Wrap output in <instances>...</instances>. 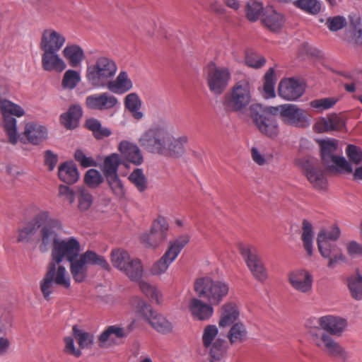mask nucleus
<instances>
[{
  "mask_svg": "<svg viewBox=\"0 0 362 362\" xmlns=\"http://www.w3.org/2000/svg\"><path fill=\"white\" fill-rule=\"evenodd\" d=\"M194 291L200 298L206 299L212 305H218L229 292V285L222 280L209 276L197 279L194 284Z\"/></svg>",
  "mask_w": 362,
  "mask_h": 362,
  "instance_id": "0eeeda50",
  "label": "nucleus"
},
{
  "mask_svg": "<svg viewBox=\"0 0 362 362\" xmlns=\"http://www.w3.org/2000/svg\"><path fill=\"white\" fill-rule=\"evenodd\" d=\"M132 258L129 252L124 249L115 248L111 251L110 262L112 266L121 272L125 270Z\"/></svg>",
  "mask_w": 362,
  "mask_h": 362,
  "instance_id": "c9c22d12",
  "label": "nucleus"
},
{
  "mask_svg": "<svg viewBox=\"0 0 362 362\" xmlns=\"http://www.w3.org/2000/svg\"><path fill=\"white\" fill-rule=\"evenodd\" d=\"M122 273L130 280L139 281L144 275V267L141 260L138 258L132 257Z\"/></svg>",
  "mask_w": 362,
  "mask_h": 362,
  "instance_id": "58836bf2",
  "label": "nucleus"
},
{
  "mask_svg": "<svg viewBox=\"0 0 362 362\" xmlns=\"http://www.w3.org/2000/svg\"><path fill=\"white\" fill-rule=\"evenodd\" d=\"M304 173L314 188L318 190L326 189L327 178L319 164L308 162L304 166Z\"/></svg>",
  "mask_w": 362,
  "mask_h": 362,
  "instance_id": "4be33fe9",
  "label": "nucleus"
},
{
  "mask_svg": "<svg viewBox=\"0 0 362 362\" xmlns=\"http://www.w3.org/2000/svg\"><path fill=\"white\" fill-rule=\"evenodd\" d=\"M41 63L46 71L61 73L66 68L65 61L59 56L58 52L42 50Z\"/></svg>",
  "mask_w": 362,
  "mask_h": 362,
  "instance_id": "393cba45",
  "label": "nucleus"
},
{
  "mask_svg": "<svg viewBox=\"0 0 362 362\" xmlns=\"http://www.w3.org/2000/svg\"><path fill=\"white\" fill-rule=\"evenodd\" d=\"M168 230V221L165 217L158 216L153 221L150 233L141 236V242L146 247L156 248L167 240Z\"/></svg>",
  "mask_w": 362,
  "mask_h": 362,
  "instance_id": "dca6fc26",
  "label": "nucleus"
},
{
  "mask_svg": "<svg viewBox=\"0 0 362 362\" xmlns=\"http://www.w3.org/2000/svg\"><path fill=\"white\" fill-rule=\"evenodd\" d=\"M54 280L51 276V274L46 273L42 281L40 283V289L45 299H49L54 287Z\"/></svg>",
  "mask_w": 362,
  "mask_h": 362,
  "instance_id": "680f3d73",
  "label": "nucleus"
},
{
  "mask_svg": "<svg viewBox=\"0 0 362 362\" xmlns=\"http://www.w3.org/2000/svg\"><path fill=\"white\" fill-rule=\"evenodd\" d=\"M81 73L74 69H68L64 74L62 86L64 89L73 90L81 82Z\"/></svg>",
  "mask_w": 362,
  "mask_h": 362,
  "instance_id": "49530a36",
  "label": "nucleus"
},
{
  "mask_svg": "<svg viewBox=\"0 0 362 362\" xmlns=\"http://www.w3.org/2000/svg\"><path fill=\"white\" fill-rule=\"evenodd\" d=\"M311 337L314 345L324 351L327 356L338 358L344 362L349 359V352L329 334L325 332H322L320 334L312 333Z\"/></svg>",
  "mask_w": 362,
  "mask_h": 362,
  "instance_id": "f8f14e48",
  "label": "nucleus"
},
{
  "mask_svg": "<svg viewBox=\"0 0 362 362\" xmlns=\"http://www.w3.org/2000/svg\"><path fill=\"white\" fill-rule=\"evenodd\" d=\"M276 113H279L283 122L288 125L297 127H306L310 124V120L306 112L296 105L284 104L274 107Z\"/></svg>",
  "mask_w": 362,
  "mask_h": 362,
  "instance_id": "4468645a",
  "label": "nucleus"
},
{
  "mask_svg": "<svg viewBox=\"0 0 362 362\" xmlns=\"http://www.w3.org/2000/svg\"><path fill=\"white\" fill-rule=\"evenodd\" d=\"M170 129L165 123L154 124L141 134L139 143L147 151L160 155L165 149Z\"/></svg>",
  "mask_w": 362,
  "mask_h": 362,
  "instance_id": "1a4fd4ad",
  "label": "nucleus"
},
{
  "mask_svg": "<svg viewBox=\"0 0 362 362\" xmlns=\"http://www.w3.org/2000/svg\"><path fill=\"white\" fill-rule=\"evenodd\" d=\"M165 146V151L160 155L180 158L185 153V146L188 142V137L182 135L174 137L171 131L168 133V139Z\"/></svg>",
  "mask_w": 362,
  "mask_h": 362,
  "instance_id": "a878e982",
  "label": "nucleus"
},
{
  "mask_svg": "<svg viewBox=\"0 0 362 362\" xmlns=\"http://www.w3.org/2000/svg\"><path fill=\"white\" fill-rule=\"evenodd\" d=\"M117 103V98L108 92L90 95L85 101L87 108L100 111L112 109Z\"/></svg>",
  "mask_w": 362,
  "mask_h": 362,
  "instance_id": "aec40b11",
  "label": "nucleus"
},
{
  "mask_svg": "<svg viewBox=\"0 0 362 362\" xmlns=\"http://www.w3.org/2000/svg\"><path fill=\"white\" fill-rule=\"evenodd\" d=\"M139 288L141 292L152 301L158 304L160 303L159 291L154 286L146 281H141L139 282Z\"/></svg>",
  "mask_w": 362,
  "mask_h": 362,
  "instance_id": "bf43d9fd",
  "label": "nucleus"
},
{
  "mask_svg": "<svg viewBox=\"0 0 362 362\" xmlns=\"http://www.w3.org/2000/svg\"><path fill=\"white\" fill-rule=\"evenodd\" d=\"M59 178L64 182L71 185L77 182L79 177L76 165L73 162H64L59 166Z\"/></svg>",
  "mask_w": 362,
  "mask_h": 362,
  "instance_id": "f704fd0d",
  "label": "nucleus"
},
{
  "mask_svg": "<svg viewBox=\"0 0 362 362\" xmlns=\"http://www.w3.org/2000/svg\"><path fill=\"white\" fill-rule=\"evenodd\" d=\"M105 178L112 192L117 197H122L124 195L125 190L118 175L106 177Z\"/></svg>",
  "mask_w": 362,
  "mask_h": 362,
  "instance_id": "052dcab7",
  "label": "nucleus"
},
{
  "mask_svg": "<svg viewBox=\"0 0 362 362\" xmlns=\"http://www.w3.org/2000/svg\"><path fill=\"white\" fill-rule=\"evenodd\" d=\"M218 329L215 325H206L202 333V344L209 350L210 355L215 359H220L227 349V342L217 338Z\"/></svg>",
  "mask_w": 362,
  "mask_h": 362,
  "instance_id": "2eb2a0df",
  "label": "nucleus"
},
{
  "mask_svg": "<svg viewBox=\"0 0 362 362\" xmlns=\"http://www.w3.org/2000/svg\"><path fill=\"white\" fill-rule=\"evenodd\" d=\"M65 42L66 37L62 33L52 28L45 29L42 33L40 49L59 52Z\"/></svg>",
  "mask_w": 362,
  "mask_h": 362,
  "instance_id": "412c9836",
  "label": "nucleus"
},
{
  "mask_svg": "<svg viewBox=\"0 0 362 362\" xmlns=\"http://www.w3.org/2000/svg\"><path fill=\"white\" fill-rule=\"evenodd\" d=\"M82 114L81 107L79 105H73L66 112L61 115L60 122L66 129H75L78 125Z\"/></svg>",
  "mask_w": 362,
  "mask_h": 362,
  "instance_id": "7c9ffc66",
  "label": "nucleus"
},
{
  "mask_svg": "<svg viewBox=\"0 0 362 362\" xmlns=\"http://www.w3.org/2000/svg\"><path fill=\"white\" fill-rule=\"evenodd\" d=\"M23 135L29 143L39 145L47 138V130L40 124L28 122L25 124Z\"/></svg>",
  "mask_w": 362,
  "mask_h": 362,
  "instance_id": "c85d7f7f",
  "label": "nucleus"
},
{
  "mask_svg": "<svg viewBox=\"0 0 362 362\" xmlns=\"http://www.w3.org/2000/svg\"><path fill=\"white\" fill-rule=\"evenodd\" d=\"M117 71L115 62L111 58L101 56L87 65L85 76L89 85L95 88H101L107 86Z\"/></svg>",
  "mask_w": 362,
  "mask_h": 362,
  "instance_id": "f03ea898",
  "label": "nucleus"
},
{
  "mask_svg": "<svg viewBox=\"0 0 362 362\" xmlns=\"http://www.w3.org/2000/svg\"><path fill=\"white\" fill-rule=\"evenodd\" d=\"M276 83L275 74L273 68H270L264 75L263 95L265 98L275 97L274 86Z\"/></svg>",
  "mask_w": 362,
  "mask_h": 362,
  "instance_id": "09e8293b",
  "label": "nucleus"
},
{
  "mask_svg": "<svg viewBox=\"0 0 362 362\" xmlns=\"http://www.w3.org/2000/svg\"><path fill=\"white\" fill-rule=\"evenodd\" d=\"M240 315L237 305L233 302L223 304L220 310L218 325L221 327H227L235 322Z\"/></svg>",
  "mask_w": 362,
  "mask_h": 362,
  "instance_id": "c756f323",
  "label": "nucleus"
},
{
  "mask_svg": "<svg viewBox=\"0 0 362 362\" xmlns=\"http://www.w3.org/2000/svg\"><path fill=\"white\" fill-rule=\"evenodd\" d=\"M85 183L91 188L97 187L103 181L101 173L95 169H89L84 177Z\"/></svg>",
  "mask_w": 362,
  "mask_h": 362,
  "instance_id": "13d9d810",
  "label": "nucleus"
},
{
  "mask_svg": "<svg viewBox=\"0 0 362 362\" xmlns=\"http://www.w3.org/2000/svg\"><path fill=\"white\" fill-rule=\"evenodd\" d=\"M347 281L351 296L355 300H362V276L360 274L354 275L349 276Z\"/></svg>",
  "mask_w": 362,
  "mask_h": 362,
  "instance_id": "de8ad7c7",
  "label": "nucleus"
},
{
  "mask_svg": "<svg viewBox=\"0 0 362 362\" xmlns=\"http://www.w3.org/2000/svg\"><path fill=\"white\" fill-rule=\"evenodd\" d=\"M340 229L337 225L321 230L317 237V248L321 256L328 259L327 267L334 268L339 262L345 259V257L337 245L334 243L340 236Z\"/></svg>",
  "mask_w": 362,
  "mask_h": 362,
  "instance_id": "7ed1b4c3",
  "label": "nucleus"
},
{
  "mask_svg": "<svg viewBox=\"0 0 362 362\" xmlns=\"http://www.w3.org/2000/svg\"><path fill=\"white\" fill-rule=\"evenodd\" d=\"M52 229L44 228L42 230V245L40 252H46L52 245V259L56 262H70L80 256L81 246L79 240L74 236L64 238H58V232L63 230L62 221L55 218L51 221Z\"/></svg>",
  "mask_w": 362,
  "mask_h": 362,
  "instance_id": "f257e3e1",
  "label": "nucleus"
},
{
  "mask_svg": "<svg viewBox=\"0 0 362 362\" xmlns=\"http://www.w3.org/2000/svg\"><path fill=\"white\" fill-rule=\"evenodd\" d=\"M48 211L42 210L39 211L34 218L17 230L16 242L20 243H30L37 237L39 230L37 240L39 250L42 245V230L44 228L52 229L51 221L55 220Z\"/></svg>",
  "mask_w": 362,
  "mask_h": 362,
  "instance_id": "39448f33",
  "label": "nucleus"
},
{
  "mask_svg": "<svg viewBox=\"0 0 362 362\" xmlns=\"http://www.w3.org/2000/svg\"><path fill=\"white\" fill-rule=\"evenodd\" d=\"M118 150L126 160L135 165H140L144 161L141 150L132 142L122 140L118 145Z\"/></svg>",
  "mask_w": 362,
  "mask_h": 362,
  "instance_id": "bb28decb",
  "label": "nucleus"
},
{
  "mask_svg": "<svg viewBox=\"0 0 362 362\" xmlns=\"http://www.w3.org/2000/svg\"><path fill=\"white\" fill-rule=\"evenodd\" d=\"M262 22L269 30L277 31L282 27L284 20V16L272 7H266Z\"/></svg>",
  "mask_w": 362,
  "mask_h": 362,
  "instance_id": "473e14b6",
  "label": "nucleus"
},
{
  "mask_svg": "<svg viewBox=\"0 0 362 362\" xmlns=\"http://www.w3.org/2000/svg\"><path fill=\"white\" fill-rule=\"evenodd\" d=\"M265 8L262 2L256 0H250L245 8V16L250 22H255L263 17Z\"/></svg>",
  "mask_w": 362,
  "mask_h": 362,
  "instance_id": "a19ab883",
  "label": "nucleus"
},
{
  "mask_svg": "<svg viewBox=\"0 0 362 362\" xmlns=\"http://www.w3.org/2000/svg\"><path fill=\"white\" fill-rule=\"evenodd\" d=\"M141 105V100L136 93H131L126 95L124 106L136 120H140L144 117V113L140 110Z\"/></svg>",
  "mask_w": 362,
  "mask_h": 362,
  "instance_id": "e433bc0d",
  "label": "nucleus"
},
{
  "mask_svg": "<svg viewBox=\"0 0 362 362\" xmlns=\"http://www.w3.org/2000/svg\"><path fill=\"white\" fill-rule=\"evenodd\" d=\"M251 99L249 82L240 81L235 83L225 94L223 105L228 112L243 114L247 110Z\"/></svg>",
  "mask_w": 362,
  "mask_h": 362,
  "instance_id": "6e6552de",
  "label": "nucleus"
},
{
  "mask_svg": "<svg viewBox=\"0 0 362 362\" xmlns=\"http://www.w3.org/2000/svg\"><path fill=\"white\" fill-rule=\"evenodd\" d=\"M175 259H176L175 257L165 251L163 255L151 266L150 269L151 274L153 276H160L165 274L168 269L170 265Z\"/></svg>",
  "mask_w": 362,
  "mask_h": 362,
  "instance_id": "37998d69",
  "label": "nucleus"
},
{
  "mask_svg": "<svg viewBox=\"0 0 362 362\" xmlns=\"http://www.w3.org/2000/svg\"><path fill=\"white\" fill-rule=\"evenodd\" d=\"M252 160L258 165L262 166L269 163L272 159V154L267 151L262 145H254L250 149Z\"/></svg>",
  "mask_w": 362,
  "mask_h": 362,
  "instance_id": "ea45409f",
  "label": "nucleus"
},
{
  "mask_svg": "<svg viewBox=\"0 0 362 362\" xmlns=\"http://www.w3.org/2000/svg\"><path fill=\"white\" fill-rule=\"evenodd\" d=\"M293 4L297 8L310 14H317L321 9L320 3L317 0H296Z\"/></svg>",
  "mask_w": 362,
  "mask_h": 362,
  "instance_id": "864d4df0",
  "label": "nucleus"
},
{
  "mask_svg": "<svg viewBox=\"0 0 362 362\" xmlns=\"http://www.w3.org/2000/svg\"><path fill=\"white\" fill-rule=\"evenodd\" d=\"M74 158L84 168L95 165V160L91 157L86 156L81 150L76 151Z\"/></svg>",
  "mask_w": 362,
  "mask_h": 362,
  "instance_id": "69168bd1",
  "label": "nucleus"
},
{
  "mask_svg": "<svg viewBox=\"0 0 362 362\" xmlns=\"http://www.w3.org/2000/svg\"><path fill=\"white\" fill-rule=\"evenodd\" d=\"M303 233L301 238L303 247L307 254L312 256L313 254V232L312 224L307 220L303 221Z\"/></svg>",
  "mask_w": 362,
  "mask_h": 362,
  "instance_id": "a18cd8bd",
  "label": "nucleus"
},
{
  "mask_svg": "<svg viewBox=\"0 0 362 362\" xmlns=\"http://www.w3.org/2000/svg\"><path fill=\"white\" fill-rule=\"evenodd\" d=\"M120 163L121 158L118 153H113L105 157L102 168L105 177L118 175L117 171Z\"/></svg>",
  "mask_w": 362,
  "mask_h": 362,
  "instance_id": "c03bdc74",
  "label": "nucleus"
},
{
  "mask_svg": "<svg viewBox=\"0 0 362 362\" xmlns=\"http://www.w3.org/2000/svg\"><path fill=\"white\" fill-rule=\"evenodd\" d=\"M348 326V321L344 317L334 315H324L323 330L330 336H342Z\"/></svg>",
  "mask_w": 362,
  "mask_h": 362,
  "instance_id": "b1692460",
  "label": "nucleus"
},
{
  "mask_svg": "<svg viewBox=\"0 0 362 362\" xmlns=\"http://www.w3.org/2000/svg\"><path fill=\"white\" fill-rule=\"evenodd\" d=\"M231 80V71L228 67L218 66L214 63L209 64L206 81L209 90L214 95H221Z\"/></svg>",
  "mask_w": 362,
  "mask_h": 362,
  "instance_id": "ddd939ff",
  "label": "nucleus"
},
{
  "mask_svg": "<svg viewBox=\"0 0 362 362\" xmlns=\"http://www.w3.org/2000/svg\"><path fill=\"white\" fill-rule=\"evenodd\" d=\"M240 252L254 277L258 281H264L267 274L257 248L249 245L241 246Z\"/></svg>",
  "mask_w": 362,
  "mask_h": 362,
  "instance_id": "f3484780",
  "label": "nucleus"
},
{
  "mask_svg": "<svg viewBox=\"0 0 362 362\" xmlns=\"http://www.w3.org/2000/svg\"><path fill=\"white\" fill-rule=\"evenodd\" d=\"M250 116L259 132L264 136L275 139L280 133V128L276 118V109L274 106H264L254 103L250 106Z\"/></svg>",
  "mask_w": 362,
  "mask_h": 362,
  "instance_id": "20e7f679",
  "label": "nucleus"
},
{
  "mask_svg": "<svg viewBox=\"0 0 362 362\" xmlns=\"http://www.w3.org/2000/svg\"><path fill=\"white\" fill-rule=\"evenodd\" d=\"M13 322V317L9 313H4L0 317V332L7 333L10 332Z\"/></svg>",
  "mask_w": 362,
  "mask_h": 362,
  "instance_id": "338daca9",
  "label": "nucleus"
},
{
  "mask_svg": "<svg viewBox=\"0 0 362 362\" xmlns=\"http://www.w3.org/2000/svg\"><path fill=\"white\" fill-rule=\"evenodd\" d=\"M288 282L296 291L308 294L313 290V277L305 269H297L289 273Z\"/></svg>",
  "mask_w": 362,
  "mask_h": 362,
  "instance_id": "6ab92c4d",
  "label": "nucleus"
},
{
  "mask_svg": "<svg viewBox=\"0 0 362 362\" xmlns=\"http://www.w3.org/2000/svg\"><path fill=\"white\" fill-rule=\"evenodd\" d=\"M341 127V119L337 116L333 115L329 117L320 118L314 124V129L316 132L322 133L337 130Z\"/></svg>",
  "mask_w": 362,
  "mask_h": 362,
  "instance_id": "4c0bfd02",
  "label": "nucleus"
},
{
  "mask_svg": "<svg viewBox=\"0 0 362 362\" xmlns=\"http://www.w3.org/2000/svg\"><path fill=\"white\" fill-rule=\"evenodd\" d=\"M62 263L52 259L48 265L47 272L51 274L56 285L69 288L71 286V279L66 267Z\"/></svg>",
  "mask_w": 362,
  "mask_h": 362,
  "instance_id": "cd10ccee",
  "label": "nucleus"
},
{
  "mask_svg": "<svg viewBox=\"0 0 362 362\" xmlns=\"http://www.w3.org/2000/svg\"><path fill=\"white\" fill-rule=\"evenodd\" d=\"M78 207L81 211H87L93 204L92 195L84 188L78 189Z\"/></svg>",
  "mask_w": 362,
  "mask_h": 362,
  "instance_id": "4d7b16f0",
  "label": "nucleus"
},
{
  "mask_svg": "<svg viewBox=\"0 0 362 362\" xmlns=\"http://www.w3.org/2000/svg\"><path fill=\"white\" fill-rule=\"evenodd\" d=\"M353 24L354 27L353 39L356 44L362 46V18L356 20Z\"/></svg>",
  "mask_w": 362,
  "mask_h": 362,
  "instance_id": "774afa93",
  "label": "nucleus"
},
{
  "mask_svg": "<svg viewBox=\"0 0 362 362\" xmlns=\"http://www.w3.org/2000/svg\"><path fill=\"white\" fill-rule=\"evenodd\" d=\"M337 101V100L334 98H324L311 101L310 106L322 112L333 107Z\"/></svg>",
  "mask_w": 362,
  "mask_h": 362,
  "instance_id": "e2e57ef3",
  "label": "nucleus"
},
{
  "mask_svg": "<svg viewBox=\"0 0 362 362\" xmlns=\"http://www.w3.org/2000/svg\"><path fill=\"white\" fill-rule=\"evenodd\" d=\"M107 88L114 93L123 94L132 88V81L125 71H121L115 80H110Z\"/></svg>",
  "mask_w": 362,
  "mask_h": 362,
  "instance_id": "72a5a7b5",
  "label": "nucleus"
},
{
  "mask_svg": "<svg viewBox=\"0 0 362 362\" xmlns=\"http://www.w3.org/2000/svg\"><path fill=\"white\" fill-rule=\"evenodd\" d=\"M69 262L72 278L77 283L83 282L86 279L88 264L98 265L106 270H109L110 268V264L103 257L91 250H87L78 257Z\"/></svg>",
  "mask_w": 362,
  "mask_h": 362,
  "instance_id": "9d476101",
  "label": "nucleus"
},
{
  "mask_svg": "<svg viewBox=\"0 0 362 362\" xmlns=\"http://www.w3.org/2000/svg\"><path fill=\"white\" fill-rule=\"evenodd\" d=\"M210 303H206L197 298H192L188 308L192 317L199 321H207L214 315V308Z\"/></svg>",
  "mask_w": 362,
  "mask_h": 362,
  "instance_id": "5701e85b",
  "label": "nucleus"
},
{
  "mask_svg": "<svg viewBox=\"0 0 362 362\" xmlns=\"http://www.w3.org/2000/svg\"><path fill=\"white\" fill-rule=\"evenodd\" d=\"M346 20L344 17L337 16L329 17L326 21V25L331 31H337L346 25Z\"/></svg>",
  "mask_w": 362,
  "mask_h": 362,
  "instance_id": "0e129e2a",
  "label": "nucleus"
},
{
  "mask_svg": "<svg viewBox=\"0 0 362 362\" xmlns=\"http://www.w3.org/2000/svg\"><path fill=\"white\" fill-rule=\"evenodd\" d=\"M322 160L325 165L332 172L350 174L352 166L342 156L341 149L336 139H327L320 141Z\"/></svg>",
  "mask_w": 362,
  "mask_h": 362,
  "instance_id": "423d86ee",
  "label": "nucleus"
},
{
  "mask_svg": "<svg viewBox=\"0 0 362 362\" xmlns=\"http://www.w3.org/2000/svg\"><path fill=\"white\" fill-rule=\"evenodd\" d=\"M228 338L232 344H240L247 339V331L242 322L232 325L228 333Z\"/></svg>",
  "mask_w": 362,
  "mask_h": 362,
  "instance_id": "79ce46f5",
  "label": "nucleus"
},
{
  "mask_svg": "<svg viewBox=\"0 0 362 362\" xmlns=\"http://www.w3.org/2000/svg\"><path fill=\"white\" fill-rule=\"evenodd\" d=\"M305 84L300 80L290 78L282 79L278 88L279 95L285 100L294 101L303 95Z\"/></svg>",
  "mask_w": 362,
  "mask_h": 362,
  "instance_id": "a211bd4d",
  "label": "nucleus"
},
{
  "mask_svg": "<svg viewBox=\"0 0 362 362\" xmlns=\"http://www.w3.org/2000/svg\"><path fill=\"white\" fill-rule=\"evenodd\" d=\"M189 236L187 234L181 235L175 240L169 243L167 252L175 259L177 257L182 250L189 243Z\"/></svg>",
  "mask_w": 362,
  "mask_h": 362,
  "instance_id": "3c124183",
  "label": "nucleus"
},
{
  "mask_svg": "<svg viewBox=\"0 0 362 362\" xmlns=\"http://www.w3.org/2000/svg\"><path fill=\"white\" fill-rule=\"evenodd\" d=\"M72 331L75 339L81 349L88 348L93 344V337L90 333L79 329L76 325L73 327Z\"/></svg>",
  "mask_w": 362,
  "mask_h": 362,
  "instance_id": "603ef678",
  "label": "nucleus"
},
{
  "mask_svg": "<svg viewBox=\"0 0 362 362\" xmlns=\"http://www.w3.org/2000/svg\"><path fill=\"white\" fill-rule=\"evenodd\" d=\"M129 180L139 192H144L147 189V179L142 169L134 170L129 175Z\"/></svg>",
  "mask_w": 362,
  "mask_h": 362,
  "instance_id": "8fccbe9b",
  "label": "nucleus"
},
{
  "mask_svg": "<svg viewBox=\"0 0 362 362\" xmlns=\"http://www.w3.org/2000/svg\"><path fill=\"white\" fill-rule=\"evenodd\" d=\"M245 62L250 67L259 69L265 64L266 59L257 52L252 50H247L245 52Z\"/></svg>",
  "mask_w": 362,
  "mask_h": 362,
  "instance_id": "6e6d98bb",
  "label": "nucleus"
},
{
  "mask_svg": "<svg viewBox=\"0 0 362 362\" xmlns=\"http://www.w3.org/2000/svg\"><path fill=\"white\" fill-rule=\"evenodd\" d=\"M132 305L135 312L146 320L158 332L167 334L172 331L171 322L163 315L153 310L151 307L141 298H134L132 300Z\"/></svg>",
  "mask_w": 362,
  "mask_h": 362,
  "instance_id": "9b49d317",
  "label": "nucleus"
},
{
  "mask_svg": "<svg viewBox=\"0 0 362 362\" xmlns=\"http://www.w3.org/2000/svg\"><path fill=\"white\" fill-rule=\"evenodd\" d=\"M62 53L64 57L68 61L69 66L73 68L81 66L85 57L83 49L75 44L66 45Z\"/></svg>",
  "mask_w": 362,
  "mask_h": 362,
  "instance_id": "2f4dec72",
  "label": "nucleus"
},
{
  "mask_svg": "<svg viewBox=\"0 0 362 362\" xmlns=\"http://www.w3.org/2000/svg\"><path fill=\"white\" fill-rule=\"evenodd\" d=\"M348 162L352 165H359L362 163V148L354 144H348L345 149Z\"/></svg>",
  "mask_w": 362,
  "mask_h": 362,
  "instance_id": "5fc2aeb1",
  "label": "nucleus"
}]
</instances>
